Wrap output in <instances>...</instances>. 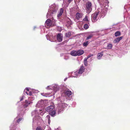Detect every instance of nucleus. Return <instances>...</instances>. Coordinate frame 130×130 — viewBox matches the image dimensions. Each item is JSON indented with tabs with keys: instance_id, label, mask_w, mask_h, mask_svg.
Masks as SVG:
<instances>
[{
	"instance_id": "7",
	"label": "nucleus",
	"mask_w": 130,
	"mask_h": 130,
	"mask_svg": "<svg viewBox=\"0 0 130 130\" xmlns=\"http://www.w3.org/2000/svg\"><path fill=\"white\" fill-rule=\"evenodd\" d=\"M56 38L59 42H61L62 41L63 36L62 35L61 33H58L57 35Z\"/></svg>"
},
{
	"instance_id": "31",
	"label": "nucleus",
	"mask_w": 130,
	"mask_h": 130,
	"mask_svg": "<svg viewBox=\"0 0 130 130\" xmlns=\"http://www.w3.org/2000/svg\"><path fill=\"white\" fill-rule=\"evenodd\" d=\"M64 58L65 60H67L69 59V57L68 56H64Z\"/></svg>"
},
{
	"instance_id": "25",
	"label": "nucleus",
	"mask_w": 130,
	"mask_h": 130,
	"mask_svg": "<svg viewBox=\"0 0 130 130\" xmlns=\"http://www.w3.org/2000/svg\"><path fill=\"white\" fill-rule=\"evenodd\" d=\"M89 44L88 41H86L84 42L83 43V45L84 46L86 47Z\"/></svg>"
},
{
	"instance_id": "24",
	"label": "nucleus",
	"mask_w": 130,
	"mask_h": 130,
	"mask_svg": "<svg viewBox=\"0 0 130 130\" xmlns=\"http://www.w3.org/2000/svg\"><path fill=\"white\" fill-rule=\"evenodd\" d=\"M46 118L48 120V123L49 124H50L51 122L50 120V116L49 115H47L46 117Z\"/></svg>"
},
{
	"instance_id": "30",
	"label": "nucleus",
	"mask_w": 130,
	"mask_h": 130,
	"mask_svg": "<svg viewBox=\"0 0 130 130\" xmlns=\"http://www.w3.org/2000/svg\"><path fill=\"white\" fill-rule=\"evenodd\" d=\"M46 37L47 40H49L51 42H53V41H52L51 40H50L49 38V36L48 35H46Z\"/></svg>"
},
{
	"instance_id": "20",
	"label": "nucleus",
	"mask_w": 130,
	"mask_h": 130,
	"mask_svg": "<svg viewBox=\"0 0 130 130\" xmlns=\"http://www.w3.org/2000/svg\"><path fill=\"white\" fill-rule=\"evenodd\" d=\"M65 93L68 96H70L72 94L71 92L70 91H67L65 92Z\"/></svg>"
},
{
	"instance_id": "15",
	"label": "nucleus",
	"mask_w": 130,
	"mask_h": 130,
	"mask_svg": "<svg viewBox=\"0 0 130 130\" xmlns=\"http://www.w3.org/2000/svg\"><path fill=\"white\" fill-rule=\"evenodd\" d=\"M77 51H71L70 53V54L73 56H77Z\"/></svg>"
},
{
	"instance_id": "38",
	"label": "nucleus",
	"mask_w": 130,
	"mask_h": 130,
	"mask_svg": "<svg viewBox=\"0 0 130 130\" xmlns=\"http://www.w3.org/2000/svg\"><path fill=\"white\" fill-rule=\"evenodd\" d=\"M68 78H64V81H66V80Z\"/></svg>"
},
{
	"instance_id": "8",
	"label": "nucleus",
	"mask_w": 130,
	"mask_h": 130,
	"mask_svg": "<svg viewBox=\"0 0 130 130\" xmlns=\"http://www.w3.org/2000/svg\"><path fill=\"white\" fill-rule=\"evenodd\" d=\"M54 108V107L53 106L51 105L46 107L45 110L46 111L50 112L53 110Z\"/></svg>"
},
{
	"instance_id": "12",
	"label": "nucleus",
	"mask_w": 130,
	"mask_h": 130,
	"mask_svg": "<svg viewBox=\"0 0 130 130\" xmlns=\"http://www.w3.org/2000/svg\"><path fill=\"white\" fill-rule=\"evenodd\" d=\"M63 11V8H61L57 14V17L59 18L62 15Z\"/></svg>"
},
{
	"instance_id": "5",
	"label": "nucleus",
	"mask_w": 130,
	"mask_h": 130,
	"mask_svg": "<svg viewBox=\"0 0 130 130\" xmlns=\"http://www.w3.org/2000/svg\"><path fill=\"white\" fill-rule=\"evenodd\" d=\"M91 3L90 2H88L86 5V10L87 13L89 14L92 10Z\"/></svg>"
},
{
	"instance_id": "10",
	"label": "nucleus",
	"mask_w": 130,
	"mask_h": 130,
	"mask_svg": "<svg viewBox=\"0 0 130 130\" xmlns=\"http://www.w3.org/2000/svg\"><path fill=\"white\" fill-rule=\"evenodd\" d=\"M47 19L45 22V26H51L52 25V21L51 20L49 19L50 18Z\"/></svg>"
},
{
	"instance_id": "23",
	"label": "nucleus",
	"mask_w": 130,
	"mask_h": 130,
	"mask_svg": "<svg viewBox=\"0 0 130 130\" xmlns=\"http://www.w3.org/2000/svg\"><path fill=\"white\" fill-rule=\"evenodd\" d=\"M121 34L120 31H117L115 33V35L116 37H117L120 36Z\"/></svg>"
},
{
	"instance_id": "29",
	"label": "nucleus",
	"mask_w": 130,
	"mask_h": 130,
	"mask_svg": "<svg viewBox=\"0 0 130 130\" xmlns=\"http://www.w3.org/2000/svg\"><path fill=\"white\" fill-rule=\"evenodd\" d=\"M83 21H88V17L87 16H86L85 18L83 19Z\"/></svg>"
},
{
	"instance_id": "40",
	"label": "nucleus",
	"mask_w": 130,
	"mask_h": 130,
	"mask_svg": "<svg viewBox=\"0 0 130 130\" xmlns=\"http://www.w3.org/2000/svg\"><path fill=\"white\" fill-rule=\"evenodd\" d=\"M36 28V26H34V30Z\"/></svg>"
},
{
	"instance_id": "9",
	"label": "nucleus",
	"mask_w": 130,
	"mask_h": 130,
	"mask_svg": "<svg viewBox=\"0 0 130 130\" xmlns=\"http://www.w3.org/2000/svg\"><path fill=\"white\" fill-rule=\"evenodd\" d=\"M123 36L120 37H118L116 38L113 41V42L114 43H117L119 42L123 38Z\"/></svg>"
},
{
	"instance_id": "32",
	"label": "nucleus",
	"mask_w": 130,
	"mask_h": 130,
	"mask_svg": "<svg viewBox=\"0 0 130 130\" xmlns=\"http://www.w3.org/2000/svg\"><path fill=\"white\" fill-rule=\"evenodd\" d=\"M22 120V118H20L17 120V122L18 123H19V122L21 121Z\"/></svg>"
},
{
	"instance_id": "2",
	"label": "nucleus",
	"mask_w": 130,
	"mask_h": 130,
	"mask_svg": "<svg viewBox=\"0 0 130 130\" xmlns=\"http://www.w3.org/2000/svg\"><path fill=\"white\" fill-rule=\"evenodd\" d=\"M58 8V6L55 3L50 6L46 15L47 18H52L57 13Z\"/></svg>"
},
{
	"instance_id": "41",
	"label": "nucleus",
	"mask_w": 130,
	"mask_h": 130,
	"mask_svg": "<svg viewBox=\"0 0 130 130\" xmlns=\"http://www.w3.org/2000/svg\"><path fill=\"white\" fill-rule=\"evenodd\" d=\"M25 92L28 95V92H27L26 91Z\"/></svg>"
},
{
	"instance_id": "17",
	"label": "nucleus",
	"mask_w": 130,
	"mask_h": 130,
	"mask_svg": "<svg viewBox=\"0 0 130 130\" xmlns=\"http://www.w3.org/2000/svg\"><path fill=\"white\" fill-rule=\"evenodd\" d=\"M67 25L69 26L72 25L73 23L71 20L69 19H68L67 20Z\"/></svg>"
},
{
	"instance_id": "1",
	"label": "nucleus",
	"mask_w": 130,
	"mask_h": 130,
	"mask_svg": "<svg viewBox=\"0 0 130 130\" xmlns=\"http://www.w3.org/2000/svg\"><path fill=\"white\" fill-rule=\"evenodd\" d=\"M98 2L103 7L98 8L97 10H100L99 16L103 17L106 14L107 11V8L108 6L109 2L107 0H98Z\"/></svg>"
},
{
	"instance_id": "34",
	"label": "nucleus",
	"mask_w": 130,
	"mask_h": 130,
	"mask_svg": "<svg viewBox=\"0 0 130 130\" xmlns=\"http://www.w3.org/2000/svg\"><path fill=\"white\" fill-rule=\"evenodd\" d=\"M93 56V55L92 54H90L89 55L88 57H87V58H90V57H92V56Z\"/></svg>"
},
{
	"instance_id": "13",
	"label": "nucleus",
	"mask_w": 130,
	"mask_h": 130,
	"mask_svg": "<svg viewBox=\"0 0 130 130\" xmlns=\"http://www.w3.org/2000/svg\"><path fill=\"white\" fill-rule=\"evenodd\" d=\"M103 55V52H101L99 53L97 55V58L99 59H101L102 56Z\"/></svg>"
},
{
	"instance_id": "35",
	"label": "nucleus",
	"mask_w": 130,
	"mask_h": 130,
	"mask_svg": "<svg viewBox=\"0 0 130 130\" xmlns=\"http://www.w3.org/2000/svg\"><path fill=\"white\" fill-rule=\"evenodd\" d=\"M88 58H87V57L85 58L84 61H87V60Z\"/></svg>"
},
{
	"instance_id": "21",
	"label": "nucleus",
	"mask_w": 130,
	"mask_h": 130,
	"mask_svg": "<svg viewBox=\"0 0 130 130\" xmlns=\"http://www.w3.org/2000/svg\"><path fill=\"white\" fill-rule=\"evenodd\" d=\"M90 25L89 22L87 24H85L84 26V28L85 29H87L89 28V26Z\"/></svg>"
},
{
	"instance_id": "18",
	"label": "nucleus",
	"mask_w": 130,
	"mask_h": 130,
	"mask_svg": "<svg viewBox=\"0 0 130 130\" xmlns=\"http://www.w3.org/2000/svg\"><path fill=\"white\" fill-rule=\"evenodd\" d=\"M56 113V111L55 110H53L50 112L49 114L52 117H54L55 116Z\"/></svg>"
},
{
	"instance_id": "39",
	"label": "nucleus",
	"mask_w": 130,
	"mask_h": 130,
	"mask_svg": "<svg viewBox=\"0 0 130 130\" xmlns=\"http://www.w3.org/2000/svg\"><path fill=\"white\" fill-rule=\"evenodd\" d=\"M72 0H68V1L69 3H70Z\"/></svg>"
},
{
	"instance_id": "43",
	"label": "nucleus",
	"mask_w": 130,
	"mask_h": 130,
	"mask_svg": "<svg viewBox=\"0 0 130 130\" xmlns=\"http://www.w3.org/2000/svg\"><path fill=\"white\" fill-rule=\"evenodd\" d=\"M23 99V98H22L21 99L20 101H21Z\"/></svg>"
},
{
	"instance_id": "16",
	"label": "nucleus",
	"mask_w": 130,
	"mask_h": 130,
	"mask_svg": "<svg viewBox=\"0 0 130 130\" xmlns=\"http://www.w3.org/2000/svg\"><path fill=\"white\" fill-rule=\"evenodd\" d=\"M25 104L24 105V107H27L32 102H28L27 100H26L25 102Z\"/></svg>"
},
{
	"instance_id": "26",
	"label": "nucleus",
	"mask_w": 130,
	"mask_h": 130,
	"mask_svg": "<svg viewBox=\"0 0 130 130\" xmlns=\"http://www.w3.org/2000/svg\"><path fill=\"white\" fill-rule=\"evenodd\" d=\"M112 46V44L109 43L107 45V47L108 49H111Z\"/></svg>"
},
{
	"instance_id": "33",
	"label": "nucleus",
	"mask_w": 130,
	"mask_h": 130,
	"mask_svg": "<svg viewBox=\"0 0 130 130\" xmlns=\"http://www.w3.org/2000/svg\"><path fill=\"white\" fill-rule=\"evenodd\" d=\"M84 65L85 66H87L88 64L87 61H84Z\"/></svg>"
},
{
	"instance_id": "14",
	"label": "nucleus",
	"mask_w": 130,
	"mask_h": 130,
	"mask_svg": "<svg viewBox=\"0 0 130 130\" xmlns=\"http://www.w3.org/2000/svg\"><path fill=\"white\" fill-rule=\"evenodd\" d=\"M77 56H80L83 54L84 52L83 50H78L77 51Z\"/></svg>"
},
{
	"instance_id": "45",
	"label": "nucleus",
	"mask_w": 130,
	"mask_h": 130,
	"mask_svg": "<svg viewBox=\"0 0 130 130\" xmlns=\"http://www.w3.org/2000/svg\"><path fill=\"white\" fill-rule=\"evenodd\" d=\"M125 7H126V6H124V9H125Z\"/></svg>"
},
{
	"instance_id": "42",
	"label": "nucleus",
	"mask_w": 130,
	"mask_h": 130,
	"mask_svg": "<svg viewBox=\"0 0 130 130\" xmlns=\"http://www.w3.org/2000/svg\"><path fill=\"white\" fill-rule=\"evenodd\" d=\"M49 86H47V88H47L48 89H49Z\"/></svg>"
},
{
	"instance_id": "4",
	"label": "nucleus",
	"mask_w": 130,
	"mask_h": 130,
	"mask_svg": "<svg viewBox=\"0 0 130 130\" xmlns=\"http://www.w3.org/2000/svg\"><path fill=\"white\" fill-rule=\"evenodd\" d=\"M100 10H97L93 13L91 15V20L93 22H95L98 20V16H99Z\"/></svg>"
},
{
	"instance_id": "3",
	"label": "nucleus",
	"mask_w": 130,
	"mask_h": 130,
	"mask_svg": "<svg viewBox=\"0 0 130 130\" xmlns=\"http://www.w3.org/2000/svg\"><path fill=\"white\" fill-rule=\"evenodd\" d=\"M85 68L84 66H82L79 70L75 72H72L71 73V76L74 77H78L80 76L85 71Z\"/></svg>"
},
{
	"instance_id": "36",
	"label": "nucleus",
	"mask_w": 130,
	"mask_h": 130,
	"mask_svg": "<svg viewBox=\"0 0 130 130\" xmlns=\"http://www.w3.org/2000/svg\"><path fill=\"white\" fill-rule=\"evenodd\" d=\"M32 94V92L31 91H30L29 93H28V95H31Z\"/></svg>"
},
{
	"instance_id": "44",
	"label": "nucleus",
	"mask_w": 130,
	"mask_h": 130,
	"mask_svg": "<svg viewBox=\"0 0 130 130\" xmlns=\"http://www.w3.org/2000/svg\"><path fill=\"white\" fill-rule=\"evenodd\" d=\"M58 128H57V129H56L55 130H58Z\"/></svg>"
},
{
	"instance_id": "27",
	"label": "nucleus",
	"mask_w": 130,
	"mask_h": 130,
	"mask_svg": "<svg viewBox=\"0 0 130 130\" xmlns=\"http://www.w3.org/2000/svg\"><path fill=\"white\" fill-rule=\"evenodd\" d=\"M93 36V35H89L87 38L86 40H88L89 39H90Z\"/></svg>"
},
{
	"instance_id": "28",
	"label": "nucleus",
	"mask_w": 130,
	"mask_h": 130,
	"mask_svg": "<svg viewBox=\"0 0 130 130\" xmlns=\"http://www.w3.org/2000/svg\"><path fill=\"white\" fill-rule=\"evenodd\" d=\"M36 130H42V129L41 127L39 126L37 127Z\"/></svg>"
},
{
	"instance_id": "11",
	"label": "nucleus",
	"mask_w": 130,
	"mask_h": 130,
	"mask_svg": "<svg viewBox=\"0 0 130 130\" xmlns=\"http://www.w3.org/2000/svg\"><path fill=\"white\" fill-rule=\"evenodd\" d=\"M83 15V13H81L77 12L76 15V19L78 20L81 18Z\"/></svg>"
},
{
	"instance_id": "19",
	"label": "nucleus",
	"mask_w": 130,
	"mask_h": 130,
	"mask_svg": "<svg viewBox=\"0 0 130 130\" xmlns=\"http://www.w3.org/2000/svg\"><path fill=\"white\" fill-rule=\"evenodd\" d=\"M72 32L71 31L67 32L65 33V36L68 38H69L71 36Z\"/></svg>"
},
{
	"instance_id": "6",
	"label": "nucleus",
	"mask_w": 130,
	"mask_h": 130,
	"mask_svg": "<svg viewBox=\"0 0 130 130\" xmlns=\"http://www.w3.org/2000/svg\"><path fill=\"white\" fill-rule=\"evenodd\" d=\"M66 104L64 103H61L59 104L58 109L60 111H61L66 106Z\"/></svg>"
},
{
	"instance_id": "37",
	"label": "nucleus",
	"mask_w": 130,
	"mask_h": 130,
	"mask_svg": "<svg viewBox=\"0 0 130 130\" xmlns=\"http://www.w3.org/2000/svg\"><path fill=\"white\" fill-rule=\"evenodd\" d=\"M26 90H27L28 91H29V89L28 88H26Z\"/></svg>"
},
{
	"instance_id": "22",
	"label": "nucleus",
	"mask_w": 130,
	"mask_h": 130,
	"mask_svg": "<svg viewBox=\"0 0 130 130\" xmlns=\"http://www.w3.org/2000/svg\"><path fill=\"white\" fill-rule=\"evenodd\" d=\"M59 90V86H57L55 85L54 86V90L55 92H56L57 91Z\"/></svg>"
}]
</instances>
